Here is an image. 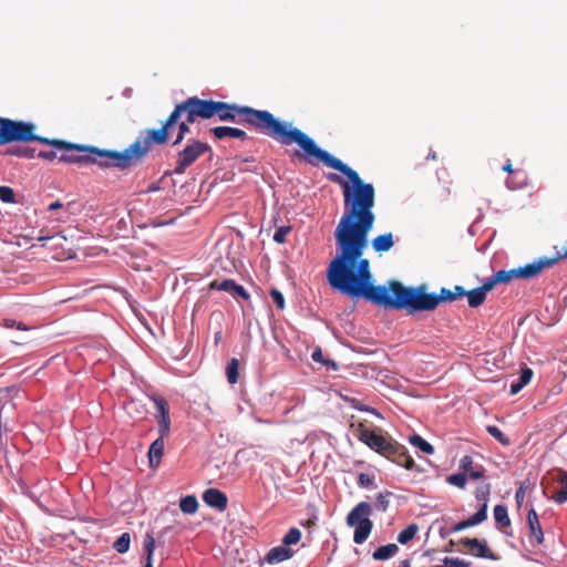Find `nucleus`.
<instances>
[{
  "instance_id": "34",
  "label": "nucleus",
  "mask_w": 567,
  "mask_h": 567,
  "mask_svg": "<svg viewBox=\"0 0 567 567\" xmlns=\"http://www.w3.org/2000/svg\"><path fill=\"white\" fill-rule=\"evenodd\" d=\"M301 539V532L297 527H292L288 530V533L282 538V544L287 547L291 545H296Z\"/></svg>"
},
{
  "instance_id": "4",
  "label": "nucleus",
  "mask_w": 567,
  "mask_h": 567,
  "mask_svg": "<svg viewBox=\"0 0 567 567\" xmlns=\"http://www.w3.org/2000/svg\"><path fill=\"white\" fill-rule=\"evenodd\" d=\"M48 145L62 151L59 161L68 164H95L103 168L116 167L126 169L134 166L131 147L124 151L101 150L95 146L74 144L61 140H49Z\"/></svg>"
},
{
  "instance_id": "8",
  "label": "nucleus",
  "mask_w": 567,
  "mask_h": 567,
  "mask_svg": "<svg viewBox=\"0 0 567 567\" xmlns=\"http://www.w3.org/2000/svg\"><path fill=\"white\" fill-rule=\"evenodd\" d=\"M212 152V147L199 140L189 138L186 145L176 155L174 173L183 175L205 153Z\"/></svg>"
},
{
  "instance_id": "23",
  "label": "nucleus",
  "mask_w": 567,
  "mask_h": 567,
  "mask_svg": "<svg viewBox=\"0 0 567 567\" xmlns=\"http://www.w3.org/2000/svg\"><path fill=\"white\" fill-rule=\"evenodd\" d=\"M398 551H399L398 545L388 544V545L377 548L373 551L372 557L375 560H386V559L391 558L392 556H394Z\"/></svg>"
},
{
  "instance_id": "3",
  "label": "nucleus",
  "mask_w": 567,
  "mask_h": 567,
  "mask_svg": "<svg viewBox=\"0 0 567 567\" xmlns=\"http://www.w3.org/2000/svg\"><path fill=\"white\" fill-rule=\"evenodd\" d=\"M195 101L193 96L177 103L168 117L158 128L145 130L143 135L137 137L131 145V153L134 165L144 159L154 144L164 145L168 142L169 135L177 128L178 133L173 146L181 144L190 132V124H194L200 116H193L189 104Z\"/></svg>"
},
{
  "instance_id": "56",
  "label": "nucleus",
  "mask_w": 567,
  "mask_h": 567,
  "mask_svg": "<svg viewBox=\"0 0 567 567\" xmlns=\"http://www.w3.org/2000/svg\"><path fill=\"white\" fill-rule=\"evenodd\" d=\"M4 326L7 328H13V327H16V321L12 319H4Z\"/></svg>"
},
{
  "instance_id": "55",
  "label": "nucleus",
  "mask_w": 567,
  "mask_h": 567,
  "mask_svg": "<svg viewBox=\"0 0 567 567\" xmlns=\"http://www.w3.org/2000/svg\"><path fill=\"white\" fill-rule=\"evenodd\" d=\"M63 207V204L60 200H55L49 205V210H56Z\"/></svg>"
},
{
  "instance_id": "38",
  "label": "nucleus",
  "mask_w": 567,
  "mask_h": 567,
  "mask_svg": "<svg viewBox=\"0 0 567 567\" xmlns=\"http://www.w3.org/2000/svg\"><path fill=\"white\" fill-rule=\"evenodd\" d=\"M0 200L7 204L16 203L13 189L9 186H0Z\"/></svg>"
},
{
  "instance_id": "6",
  "label": "nucleus",
  "mask_w": 567,
  "mask_h": 567,
  "mask_svg": "<svg viewBox=\"0 0 567 567\" xmlns=\"http://www.w3.org/2000/svg\"><path fill=\"white\" fill-rule=\"evenodd\" d=\"M37 126L30 122L0 117V145L9 143H49V138L35 135Z\"/></svg>"
},
{
  "instance_id": "42",
  "label": "nucleus",
  "mask_w": 567,
  "mask_h": 567,
  "mask_svg": "<svg viewBox=\"0 0 567 567\" xmlns=\"http://www.w3.org/2000/svg\"><path fill=\"white\" fill-rule=\"evenodd\" d=\"M489 493H491V485L489 484H485L484 486H478L475 491V497L478 499V501H483L484 503L487 502V498L489 496Z\"/></svg>"
},
{
  "instance_id": "36",
  "label": "nucleus",
  "mask_w": 567,
  "mask_h": 567,
  "mask_svg": "<svg viewBox=\"0 0 567 567\" xmlns=\"http://www.w3.org/2000/svg\"><path fill=\"white\" fill-rule=\"evenodd\" d=\"M446 482L463 489L466 486L467 477L465 473H456L447 476Z\"/></svg>"
},
{
  "instance_id": "15",
  "label": "nucleus",
  "mask_w": 567,
  "mask_h": 567,
  "mask_svg": "<svg viewBox=\"0 0 567 567\" xmlns=\"http://www.w3.org/2000/svg\"><path fill=\"white\" fill-rule=\"evenodd\" d=\"M527 526L529 532V542L532 544L540 545L544 542V533L539 523L538 515L534 508H530L527 514Z\"/></svg>"
},
{
  "instance_id": "26",
  "label": "nucleus",
  "mask_w": 567,
  "mask_h": 567,
  "mask_svg": "<svg viewBox=\"0 0 567 567\" xmlns=\"http://www.w3.org/2000/svg\"><path fill=\"white\" fill-rule=\"evenodd\" d=\"M466 297L471 308L480 307L486 299V295L480 288L467 291Z\"/></svg>"
},
{
  "instance_id": "12",
  "label": "nucleus",
  "mask_w": 567,
  "mask_h": 567,
  "mask_svg": "<svg viewBox=\"0 0 567 567\" xmlns=\"http://www.w3.org/2000/svg\"><path fill=\"white\" fill-rule=\"evenodd\" d=\"M557 488L550 495V498L557 504L567 502V472L564 470H553L548 473Z\"/></svg>"
},
{
  "instance_id": "30",
  "label": "nucleus",
  "mask_w": 567,
  "mask_h": 567,
  "mask_svg": "<svg viewBox=\"0 0 567 567\" xmlns=\"http://www.w3.org/2000/svg\"><path fill=\"white\" fill-rule=\"evenodd\" d=\"M417 530L419 526L416 524H410L399 533L396 539L400 544L405 545L415 537Z\"/></svg>"
},
{
  "instance_id": "46",
  "label": "nucleus",
  "mask_w": 567,
  "mask_h": 567,
  "mask_svg": "<svg viewBox=\"0 0 567 567\" xmlns=\"http://www.w3.org/2000/svg\"><path fill=\"white\" fill-rule=\"evenodd\" d=\"M497 284L494 275L492 277H489L481 287H478L480 289H482V291L487 295L488 291H491Z\"/></svg>"
},
{
  "instance_id": "20",
  "label": "nucleus",
  "mask_w": 567,
  "mask_h": 567,
  "mask_svg": "<svg viewBox=\"0 0 567 567\" xmlns=\"http://www.w3.org/2000/svg\"><path fill=\"white\" fill-rule=\"evenodd\" d=\"M527 185V174L525 171L516 168L514 174L506 179V186L512 189H520Z\"/></svg>"
},
{
  "instance_id": "59",
  "label": "nucleus",
  "mask_w": 567,
  "mask_h": 567,
  "mask_svg": "<svg viewBox=\"0 0 567 567\" xmlns=\"http://www.w3.org/2000/svg\"><path fill=\"white\" fill-rule=\"evenodd\" d=\"M53 238H55V236H52V237H40L39 240L43 241V240H49V239H53Z\"/></svg>"
},
{
  "instance_id": "61",
  "label": "nucleus",
  "mask_w": 567,
  "mask_h": 567,
  "mask_svg": "<svg viewBox=\"0 0 567 567\" xmlns=\"http://www.w3.org/2000/svg\"><path fill=\"white\" fill-rule=\"evenodd\" d=\"M431 567H446V565L445 564H443V565H433Z\"/></svg>"
},
{
  "instance_id": "49",
  "label": "nucleus",
  "mask_w": 567,
  "mask_h": 567,
  "mask_svg": "<svg viewBox=\"0 0 567 567\" xmlns=\"http://www.w3.org/2000/svg\"><path fill=\"white\" fill-rule=\"evenodd\" d=\"M311 358L315 362H320V363H323L326 365H328L330 362L329 361H324L323 360V354H322V351L320 348L316 349L312 354H311Z\"/></svg>"
},
{
  "instance_id": "40",
  "label": "nucleus",
  "mask_w": 567,
  "mask_h": 567,
  "mask_svg": "<svg viewBox=\"0 0 567 567\" xmlns=\"http://www.w3.org/2000/svg\"><path fill=\"white\" fill-rule=\"evenodd\" d=\"M290 231H291L290 226H281V227L277 228L274 234V240L278 244L286 243V237Z\"/></svg>"
},
{
  "instance_id": "45",
  "label": "nucleus",
  "mask_w": 567,
  "mask_h": 567,
  "mask_svg": "<svg viewBox=\"0 0 567 567\" xmlns=\"http://www.w3.org/2000/svg\"><path fill=\"white\" fill-rule=\"evenodd\" d=\"M532 377H533V370L530 368L525 367L520 371L518 382L525 386L530 382Z\"/></svg>"
},
{
  "instance_id": "43",
  "label": "nucleus",
  "mask_w": 567,
  "mask_h": 567,
  "mask_svg": "<svg viewBox=\"0 0 567 567\" xmlns=\"http://www.w3.org/2000/svg\"><path fill=\"white\" fill-rule=\"evenodd\" d=\"M270 296L278 309H285V298L284 295L278 289L272 288L270 290Z\"/></svg>"
},
{
  "instance_id": "31",
  "label": "nucleus",
  "mask_w": 567,
  "mask_h": 567,
  "mask_svg": "<svg viewBox=\"0 0 567 567\" xmlns=\"http://www.w3.org/2000/svg\"><path fill=\"white\" fill-rule=\"evenodd\" d=\"M238 368H239V361L236 358H233L227 364L226 375H227V381L230 384H235L238 381Z\"/></svg>"
},
{
  "instance_id": "16",
  "label": "nucleus",
  "mask_w": 567,
  "mask_h": 567,
  "mask_svg": "<svg viewBox=\"0 0 567 567\" xmlns=\"http://www.w3.org/2000/svg\"><path fill=\"white\" fill-rule=\"evenodd\" d=\"M214 136L217 140H223L225 137H233L240 141H246L248 138L247 133L244 130L237 127L229 126H216L210 130Z\"/></svg>"
},
{
  "instance_id": "9",
  "label": "nucleus",
  "mask_w": 567,
  "mask_h": 567,
  "mask_svg": "<svg viewBox=\"0 0 567 567\" xmlns=\"http://www.w3.org/2000/svg\"><path fill=\"white\" fill-rule=\"evenodd\" d=\"M567 258V248L553 258H539L538 260L516 268L518 279H529L538 276L545 268L555 265L557 261Z\"/></svg>"
},
{
  "instance_id": "17",
  "label": "nucleus",
  "mask_w": 567,
  "mask_h": 567,
  "mask_svg": "<svg viewBox=\"0 0 567 567\" xmlns=\"http://www.w3.org/2000/svg\"><path fill=\"white\" fill-rule=\"evenodd\" d=\"M165 437H162L161 435L151 444L148 449V462L150 466L153 468L158 467L161 460L164 455V447H165Z\"/></svg>"
},
{
  "instance_id": "47",
  "label": "nucleus",
  "mask_w": 567,
  "mask_h": 567,
  "mask_svg": "<svg viewBox=\"0 0 567 567\" xmlns=\"http://www.w3.org/2000/svg\"><path fill=\"white\" fill-rule=\"evenodd\" d=\"M233 297H240L243 298L244 300H248L250 298V295L248 293V291L240 285H236V287L234 288L233 290Z\"/></svg>"
},
{
  "instance_id": "33",
  "label": "nucleus",
  "mask_w": 567,
  "mask_h": 567,
  "mask_svg": "<svg viewBox=\"0 0 567 567\" xmlns=\"http://www.w3.org/2000/svg\"><path fill=\"white\" fill-rule=\"evenodd\" d=\"M497 284H508L514 279H518L516 269L499 270L494 274Z\"/></svg>"
},
{
  "instance_id": "51",
  "label": "nucleus",
  "mask_w": 567,
  "mask_h": 567,
  "mask_svg": "<svg viewBox=\"0 0 567 567\" xmlns=\"http://www.w3.org/2000/svg\"><path fill=\"white\" fill-rule=\"evenodd\" d=\"M524 499H525V487L520 486L515 493V501H516L517 505L520 506L523 504Z\"/></svg>"
},
{
  "instance_id": "11",
  "label": "nucleus",
  "mask_w": 567,
  "mask_h": 567,
  "mask_svg": "<svg viewBox=\"0 0 567 567\" xmlns=\"http://www.w3.org/2000/svg\"><path fill=\"white\" fill-rule=\"evenodd\" d=\"M460 545L468 548L470 554L475 557L491 560L497 559L496 554L487 546L484 539L464 537L460 539Z\"/></svg>"
},
{
  "instance_id": "57",
  "label": "nucleus",
  "mask_w": 567,
  "mask_h": 567,
  "mask_svg": "<svg viewBox=\"0 0 567 567\" xmlns=\"http://www.w3.org/2000/svg\"><path fill=\"white\" fill-rule=\"evenodd\" d=\"M398 567H411L410 559H404V560L400 561Z\"/></svg>"
},
{
  "instance_id": "18",
  "label": "nucleus",
  "mask_w": 567,
  "mask_h": 567,
  "mask_svg": "<svg viewBox=\"0 0 567 567\" xmlns=\"http://www.w3.org/2000/svg\"><path fill=\"white\" fill-rule=\"evenodd\" d=\"M473 458L470 455H464L460 461V470H462V473H465L466 476L468 475L472 480H480L484 477V468L482 466H474L473 465Z\"/></svg>"
},
{
  "instance_id": "13",
  "label": "nucleus",
  "mask_w": 567,
  "mask_h": 567,
  "mask_svg": "<svg viewBox=\"0 0 567 567\" xmlns=\"http://www.w3.org/2000/svg\"><path fill=\"white\" fill-rule=\"evenodd\" d=\"M13 410V403L8 389L0 390V444L3 441V432H8L7 422Z\"/></svg>"
},
{
  "instance_id": "37",
  "label": "nucleus",
  "mask_w": 567,
  "mask_h": 567,
  "mask_svg": "<svg viewBox=\"0 0 567 567\" xmlns=\"http://www.w3.org/2000/svg\"><path fill=\"white\" fill-rule=\"evenodd\" d=\"M487 517V503H483L481 508L472 515L470 518L473 526H476L481 523H483Z\"/></svg>"
},
{
  "instance_id": "28",
  "label": "nucleus",
  "mask_w": 567,
  "mask_h": 567,
  "mask_svg": "<svg viewBox=\"0 0 567 567\" xmlns=\"http://www.w3.org/2000/svg\"><path fill=\"white\" fill-rule=\"evenodd\" d=\"M236 281L233 279H224L221 281L213 280L209 284V289L212 290H219V291H226L229 295H233V290L236 287Z\"/></svg>"
},
{
  "instance_id": "21",
  "label": "nucleus",
  "mask_w": 567,
  "mask_h": 567,
  "mask_svg": "<svg viewBox=\"0 0 567 567\" xmlns=\"http://www.w3.org/2000/svg\"><path fill=\"white\" fill-rule=\"evenodd\" d=\"M394 245L391 233L379 235L372 240V247L377 252L389 251Z\"/></svg>"
},
{
  "instance_id": "27",
  "label": "nucleus",
  "mask_w": 567,
  "mask_h": 567,
  "mask_svg": "<svg viewBox=\"0 0 567 567\" xmlns=\"http://www.w3.org/2000/svg\"><path fill=\"white\" fill-rule=\"evenodd\" d=\"M6 154L23 158H33L35 156V151L27 146H12L7 148Z\"/></svg>"
},
{
  "instance_id": "1",
  "label": "nucleus",
  "mask_w": 567,
  "mask_h": 567,
  "mask_svg": "<svg viewBox=\"0 0 567 567\" xmlns=\"http://www.w3.org/2000/svg\"><path fill=\"white\" fill-rule=\"evenodd\" d=\"M327 178L342 188L344 204V213L334 230L337 255L327 269V279L333 289L351 298L363 297L384 308L406 310L409 315L433 311L440 302L455 300L453 290L447 288H441L435 295L427 293L424 285L405 287L396 280L374 286L370 261L362 257L375 220L374 187L364 183L360 175L352 185L334 173H329Z\"/></svg>"
},
{
  "instance_id": "19",
  "label": "nucleus",
  "mask_w": 567,
  "mask_h": 567,
  "mask_svg": "<svg viewBox=\"0 0 567 567\" xmlns=\"http://www.w3.org/2000/svg\"><path fill=\"white\" fill-rule=\"evenodd\" d=\"M295 551L285 546L284 544L281 546H277L271 548L267 555H266V561L268 564H278L281 561H285L293 556Z\"/></svg>"
},
{
  "instance_id": "2",
  "label": "nucleus",
  "mask_w": 567,
  "mask_h": 567,
  "mask_svg": "<svg viewBox=\"0 0 567 567\" xmlns=\"http://www.w3.org/2000/svg\"><path fill=\"white\" fill-rule=\"evenodd\" d=\"M195 101L189 104L193 116H200V120L217 117L223 122H234L247 125L256 132L274 138L282 145L296 143L303 151V154L297 153L299 158H303L312 166L319 163L342 173L352 185L359 174L341 159L334 157L329 152L320 148L315 140L293 127L292 123L280 121L272 113L266 110H256L250 106L229 104L223 101L206 100L193 96Z\"/></svg>"
},
{
  "instance_id": "5",
  "label": "nucleus",
  "mask_w": 567,
  "mask_h": 567,
  "mask_svg": "<svg viewBox=\"0 0 567 567\" xmlns=\"http://www.w3.org/2000/svg\"><path fill=\"white\" fill-rule=\"evenodd\" d=\"M357 437L371 450L406 470H413L415 463L404 445L399 444L381 429L371 430L360 422L355 427Z\"/></svg>"
},
{
  "instance_id": "35",
  "label": "nucleus",
  "mask_w": 567,
  "mask_h": 567,
  "mask_svg": "<svg viewBox=\"0 0 567 567\" xmlns=\"http://www.w3.org/2000/svg\"><path fill=\"white\" fill-rule=\"evenodd\" d=\"M486 431L489 435H492L495 440H497L502 445H509V439L495 425H488Z\"/></svg>"
},
{
  "instance_id": "50",
  "label": "nucleus",
  "mask_w": 567,
  "mask_h": 567,
  "mask_svg": "<svg viewBox=\"0 0 567 567\" xmlns=\"http://www.w3.org/2000/svg\"><path fill=\"white\" fill-rule=\"evenodd\" d=\"M37 156L39 158L53 161L56 157V153L54 151H40Z\"/></svg>"
},
{
  "instance_id": "24",
  "label": "nucleus",
  "mask_w": 567,
  "mask_h": 567,
  "mask_svg": "<svg viewBox=\"0 0 567 567\" xmlns=\"http://www.w3.org/2000/svg\"><path fill=\"white\" fill-rule=\"evenodd\" d=\"M179 508L184 514H195L198 509V502L196 496L187 495L183 497L179 502Z\"/></svg>"
},
{
  "instance_id": "22",
  "label": "nucleus",
  "mask_w": 567,
  "mask_h": 567,
  "mask_svg": "<svg viewBox=\"0 0 567 567\" xmlns=\"http://www.w3.org/2000/svg\"><path fill=\"white\" fill-rule=\"evenodd\" d=\"M494 519L501 530L504 532L505 528L509 527L511 519L505 505H496L494 507Z\"/></svg>"
},
{
  "instance_id": "53",
  "label": "nucleus",
  "mask_w": 567,
  "mask_h": 567,
  "mask_svg": "<svg viewBox=\"0 0 567 567\" xmlns=\"http://www.w3.org/2000/svg\"><path fill=\"white\" fill-rule=\"evenodd\" d=\"M523 388H524V385L522 383H519L518 381L517 382H513L511 384V394L512 395L517 394Z\"/></svg>"
},
{
  "instance_id": "39",
  "label": "nucleus",
  "mask_w": 567,
  "mask_h": 567,
  "mask_svg": "<svg viewBox=\"0 0 567 567\" xmlns=\"http://www.w3.org/2000/svg\"><path fill=\"white\" fill-rule=\"evenodd\" d=\"M443 564L446 565V567H472V563L461 559L458 557H445L443 559Z\"/></svg>"
},
{
  "instance_id": "41",
  "label": "nucleus",
  "mask_w": 567,
  "mask_h": 567,
  "mask_svg": "<svg viewBox=\"0 0 567 567\" xmlns=\"http://www.w3.org/2000/svg\"><path fill=\"white\" fill-rule=\"evenodd\" d=\"M391 495L390 492H386V493H380L378 496H377V502H375V506L379 511L381 512H385L389 507V499L388 497Z\"/></svg>"
},
{
  "instance_id": "52",
  "label": "nucleus",
  "mask_w": 567,
  "mask_h": 567,
  "mask_svg": "<svg viewBox=\"0 0 567 567\" xmlns=\"http://www.w3.org/2000/svg\"><path fill=\"white\" fill-rule=\"evenodd\" d=\"M466 293H467V291L462 286L454 287L453 295H454L455 299H457L460 297H464V296H466Z\"/></svg>"
},
{
  "instance_id": "44",
  "label": "nucleus",
  "mask_w": 567,
  "mask_h": 567,
  "mask_svg": "<svg viewBox=\"0 0 567 567\" xmlns=\"http://www.w3.org/2000/svg\"><path fill=\"white\" fill-rule=\"evenodd\" d=\"M374 483V476H371L365 473H360L358 476V485L360 487H370Z\"/></svg>"
},
{
  "instance_id": "60",
  "label": "nucleus",
  "mask_w": 567,
  "mask_h": 567,
  "mask_svg": "<svg viewBox=\"0 0 567 567\" xmlns=\"http://www.w3.org/2000/svg\"><path fill=\"white\" fill-rule=\"evenodd\" d=\"M427 158H432V159H435V158H436V155H435V153H433V154H429V155H427Z\"/></svg>"
},
{
  "instance_id": "32",
  "label": "nucleus",
  "mask_w": 567,
  "mask_h": 567,
  "mask_svg": "<svg viewBox=\"0 0 567 567\" xmlns=\"http://www.w3.org/2000/svg\"><path fill=\"white\" fill-rule=\"evenodd\" d=\"M131 544V535L128 533H123L113 544V548L120 553L124 554L128 551Z\"/></svg>"
},
{
  "instance_id": "48",
  "label": "nucleus",
  "mask_w": 567,
  "mask_h": 567,
  "mask_svg": "<svg viewBox=\"0 0 567 567\" xmlns=\"http://www.w3.org/2000/svg\"><path fill=\"white\" fill-rule=\"evenodd\" d=\"M472 523L470 518L458 522L456 525L453 526L452 532H461L463 529L472 527Z\"/></svg>"
},
{
  "instance_id": "54",
  "label": "nucleus",
  "mask_w": 567,
  "mask_h": 567,
  "mask_svg": "<svg viewBox=\"0 0 567 567\" xmlns=\"http://www.w3.org/2000/svg\"><path fill=\"white\" fill-rule=\"evenodd\" d=\"M503 171L508 173L509 176L514 174L515 169L512 166V162L508 159L507 163L503 166Z\"/></svg>"
},
{
  "instance_id": "25",
  "label": "nucleus",
  "mask_w": 567,
  "mask_h": 567,
  "mask_svg": "<svg viewBox=\"0 0 567 567\" xmlns=\"http://www.w3.org/2000/svg\"><path fill=\"white\" fill-rule=\"evenodd\" d=\"M143 549L146 554V564L144 567H153L152 558L155 550V539L152 534L147 533L143 542Z\"/></svg>"
},
{
  "instance_id": "58",
  "label": "nucleus",
  "mask_w": 567,
  "mask_h": 567,
  "mask_svg": "<svg viewBox=\"0 0 567 567\" xmlns=\"http://www.w3.org/2000/svg\"><path fill=\"white\" fill-rule=\"evenodd\" d=\"M16 327H17L18 329H20V330H24V331H27V330L29 329V328H28L24 323H22V322L16 323Z\"/></svg>"
},
{
  "instance_id": "10",
  "label": "nucleus",
  "mask_w": 567,
  "mask_h": 567,
  "mask_svg": "<svg viewBox=\"0 0 567 567\" xmlns=\"http://www.w3.org/2000/svg\"><path fill=\"white\" fill-rule=\"evenodd\" d=\"M152 401L156 409V421L158 424V434L162 437H167L171 432V417L168 402L162 396H153Z\"/></svg>"
},
{
  "instance_id": "14",
  "label": "nucleus",
  "mask_w": 567,
  "mask_h": 567,
  "mask_svg": "<svg viewBox=\"0 0 567 567\" xmlns=\"http://www.w3.org/2000/svg\"><path fill=\"white\" fill-rule=\"evenodd\" d=\"M203 501L209 507L223 512L227 508L228 498L226 494L217 488H208L203 493Z\"/></svg>"
},
{
  "instance_id": "29",
  "label": "nucleus",
  "mask_w": 567,
  "mask_h": 567,
  "mask_svg": "<svg viewBox=\"0 0 567 567\" xmlns=\"http://www.w3.org/2000/svg\"><path fill=\"white\" fill-rule=\"evenodd\" d=\"M409 442L413 446L420 449L425 454H433L434 453V447L429 442H426L422 436H420L419 434L411 435L409 437Z\"/></svg>"
},
{
  "instance_id": "7",
  "label": "nucleus",
  "mask_w": 567,
  "mask_h": 567,
  "mask_svg": "<svg viewBox=\"0 0 567 567\" xmlns=\"http://www.w3.org/2000/svg\"><path fill=\"white\" fill-rule=\"evenodd\" d=\"M372 506L368 502L358 503L347 515L346 523L354 528L353 542L358 545L363 544L373 529Z\"/></svg>"
}]
</instances>
